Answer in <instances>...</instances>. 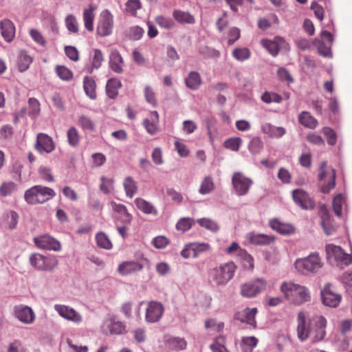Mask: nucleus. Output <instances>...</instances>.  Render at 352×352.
Masks as SVG:
<instances>
[{
    "label": "nucleus",
    "instance_id": "1",
    "mask_svg": "<svg viewBox=\"0 0 352 352\" xmlns=\"http://www.w3.org/2000/svg\"><path fill=\"white\" fill-rule=\"evenodd\" d=\"M297 320V336L300 341L304 342L309 338L311 342L315 343L324 339L327 326L324 316H317L309 319L305 312L300 311L298 314Z\"/></svg>",
    "mask_w": 352,
    "mask_h": 352
},
{
    "label": "nucleus",
    "instance_id": "2",
    "mask_svg": "<svg viewBox=\"0 0 352 352\" xmlns=\"http://www.w3.org/2000/svg\"><path fill=\"white\" fill-rule=\"evenodd\" d=\"M280 290L287 300L295 305H301L311 299L310 292L307 287L293 282L282 283Z\"/></svg>",
    "mask_w": 352,
    "mask_h": 352
},
{
    "label": "nucleus",
    "instance_id": "3",
    "mask_svg": "<svg viewBox=\"0 0 352 352\" xmlns=\"http://www.w3.org/2000/svg\"><path fill=\"white\" fill-rule=\"evenodd\" d=\"M235 270L234 263L228 262L212 269L210 271L209 277L216 285L224 286L232 278Z\"/></svg>",
    "mask_w": 352,
    "mask_h": 352
},
{
    "label": "nucleus",
    "instance_id": "4",
    "mask_svg": "<svg viewBox=\"0 0 352 352\" xmlns=\"http://www.w3.org/2000/svg\"><path fill=\"white\" fill-rule=\"evenodd\" d=\"M56 195L54 190L49 187L34 186L27 190L24 197L29 204H43Z\"/></svg>",
    "mask_w": 352,
    "mask_h": 352
},
{
    "label": "nucleus",
    "instance_id": "5",
    "mask_svg": "<svg viewBox=\"0 0 352 352\" xmlns=\"http://www.w3.org/2000/svg\"><path fill=\"white\" fill-rule=\"evenodd\" d=\"M294 265L302 274H315L322 267V262L319 254L314 252L307 257L296 259Z\"/></svg>",
    "mask_w": 352,
    "mask_h": 352
},
{
    "label": "nucleus",
    "instance_id": "6",
    "mask_svg": "<svg viewBox=\"0 0 352 352\" xmlns=\"http://www.w3.org/2000/svg\"><path fill=\"white\" fill-rule=\"evenodd\" d=\"M318 179L322 182L320 190L322 193H329L336 186V172L332 167L327 166V162L320 163Z\"/></svg>",
    "mask_w": 352,
    "mask_h": 352
},
{
    "label": "nucleus",
    "instance_id": "7",
    "mask_svg": "<svg viewBox=\"0 0 352 352\" xmlns=\"http://www.w3.org/2000/svg\"><path fill=\"white\" fill-rule=\"evenodd\" d=\"M325 249L329 261L338 267L343 268L351 263V256L345 253L340 246L327 244Z\"/></svg>",
    "mask_w": 352,
    "mask_h": 352
},
{
    "label": "nucleus",
    "instance_id": "8",
    "mask_svg": "<svg viewBox=\"0 0 352 352\" xmlns=\"http://www.w3.org/2000/svg\"><path fill=\"white\" fill-rule=\"evenodd\" d=\"M30 265L38 271L54 270L58 265V260L53 256H45L39 253H34L30 255Z\"/></svg>",
    "mask_w": 352,
    "mask_h": 352
},
{
    "label": "nucleus",
    "instance_id": "9",
    "mask_svg": "<svg viewBox=\"0 0 352 352\" xmlns=\"http://www.w3.org/2000/svg\"><path fill=\"white\" fill-rule=\"evenodd\" d=\"M253 180L245 176L242 172H234L232 176V185L234 194L241 197L248 194Z\"/></svg>",
    "mask_w": 352,
    "mask_h": 352
},
{
    "label": "nucleus",
    "instance_id": "10",
    "mask_svg": "<svg viewBox=\"0 0 352 352\" xmlns=\"http://www.w3.org/2000/svg\"><path fill=\"white\" fill-rule=\"evenodd\" d=\"M266 282L262 278L245 283L241 286V294L246 298H254L265 289Z\"/></svg>",
    "mask_w": 352,
    "mask_h": 352
},
{
    "label": "nucleus",
    "instance_id": "11",
    "mask_svg": "<svg viewBox=\"0 0 352 352\" xmlns=\"http://www.w3.org/2000/svg\"><path fill=\"white\" fill-rule=\"evenodd\" d=\"M113 28V16L108 10L102 11L97 25V34L100 36H107L112 33Z\"/></svg>",
    "mask_w": 352,
    "mask_h": 352
},
{
    "label": "nucleus",
    "instance_id": "12",
    "mask_svg": "<svg viewBox=\"0 0 352 352\" xmlns=\"http://www.w3.org/2000/svg\"><path fill=\"white\" fill-rule=\"evenodd\" d=\"M210 245L208 243H189L186 244L181 252V255L184 258H188L191 256L197 258L200 254L210 252Z\"/></svg>",
    "mask_w": 352,
    "mask_h": 352
},
{
    "label": "nucleus",
    "instance_id": "13",
    "mask_svg": "<svg viewBox=\"0 0 352 352\" xmlns=\"http://www.w3.org/2000/svg\"><path fill=\"white\" fill-rule=\"evenodd\" d=\"M35 245L42 250L60 251L61 250L60 243L49 234H43L36 236L33 239Z\"/></svg>",
    "mask_w": 352,
    "mask_h": 352
},
{
    "label": "nucleus",
    "instance_id": "14",
    "mask_svg": "<svg viewBox=\"0 0 352 352\" xmlns=\"http://www.w3.org/2000/svg\"><path fill=\"white\" fill-rule=\"evenodd\" d=\"M54 309L60 317L68 321L75 324H80L82 321V316L74 309L67 305L56 304Z\"/></svg>",
    "mask_w": 352,
    "mask_h": 352
},
{
    "label": "nucleus",
    "instance_id": "15",
    "mask_svg": "<svg viewBox=\"0 0 352 352\" xmlns=\"http://www.w3.org/2000/svg\"><path fill=\"white\" fill-rule=\"evenodd\" d=\"M13 313L14 317L23 324H30L35 320L34 311L27 305H18L14 306Z\"/></svg>",
    "mask_w": 352,
    "mask_h": 352
},
{
    "label": "nucleus",
    "instance_id": "16",
    "mask_svg": "<svg viewBox=\"0 0 352 352\" xmlns=\"http://www.w3.org/2000/svg\"><path fill=\"white\" fill-rule=\"evenodd\" d=\"M321 296L323 304L326 306L336 307L340 300L341 296L334 292L331 284L327 283L321 291Z\"/></svg>",
    "mask_w": 352,
    "mask_h": 352
},
{
    "label": "nucleus",
    "instance_id": "17",
    "mask_svg": "<svg viewBox=\"0 0 352 352\" xmlns=\"http://www.w3.org/2000/svg\"><path fill=\"white\" fill-rule=\"evenodd\" d=\"M164 311L162 303L157 301L149 302L146 310V321L149 323L158 322L163 316Z\"/></svg>",
    "mask_w": 352,
    "mask_h": 352
},
{
    "label": "nucleus",
    "instance_id": "18",
    "mask_svg": "<svg viewBox=\"0 0 352 352\" xmlns=\"http://www.w3.org/2000/svg\"><path fill=\"white\" fill-rule=\"evenodd\" d=\"M292 196L295 203L302 209L311 210L315 206L314 200L302 190L296 189L293 190Z\"/></svg>",
    "mask_w": 352,
    "mask_h": 352
},
{
    "label": "nucleus",
    "instance_id": "19",
    "mask_svg": "<svg viewBox=\"0 0 352 352\" xmlns=\"http://www.w3.org/2000/svg\"><path fill=\"white\" fill-rule=\"evenodd\" d=\"M257 313L256 308H245L234 314V319L241 322H245L252 327L255 328L256 322L255 316Z\"/></svg>",
    "mask_w": 352,
    "mask_h": 352
},
{
    "label": "nucleus",
    "instance_id": "20",
    "mask_svg": "<svg viewBox=\"0 0 352 352\" xmlns=\"http://www.w3.org/2000/svg\"><path fill=\"white\" fill-rule=\"evenodd\" d=\"M321 217V226L327 235H331L336 231V226L333 223V219L324 205L320 207Z\"/></svg>",
    "mask_w": 352,
    "mask_h": 352
},
{
    "label": "nucleus",
    "instance_id": "21",
    "mask_svg": "<svg viewBox=\"0 0 352 352\" xmlns=\"http://www.w3.org/2000/svg\"><path fill=\"white\" fill-rule=\"evenodd\" d=\"M36 148L40 153H50L54 149V144L51 137L45 133H38L36 138Z\"/></svg>",
    "mask_w": 352,
    "mask_h": 352
},
{
    "label": "nucleus",
    "instance_id": "22",
    "mask_svg": "<svg viewBox=\"0 0 352 352\" xmlns=\"http://www.w3.org/2000/svg\"><path fill=\"white\" fill-rule=\"evenodd\" d=\"M104 326L106 327L110 333L113 335L122 334L126 331L125 324L122 322L118 320L114 316L105 319Z\"/></svg>",
    "mask_w": 352,
    "mask_h": 352
},
{
    "label": "nucleus",
    "instance_id": "23",
    "mask_svg": "<svg viewBox=\"0 0 352 352\" xmlns=\"http://www.w3.org/2000/svg\"><path fill=\"white\" fill-rule=\"evenodd\" d=\"M1 34L6 42H11L15 35V27L9 19H5L0 21Z\"/></svg>",
    "mask_w": 352,
    "mask_h": 352
},
{
    "label": "nucleus",
    "instance_id": "24",
    "mask_svg": "<svg viewBox=\"0 0 352 352\" xmlns=\"http://www.w3.org/2000/svg\"><path fill=\"white\" fill-rule=\"evenodd\" d=\"M109 65L110 68L117 74L123 72L124 60L117 50H111L109 54Z\"/></svg>",
    "mask_w": 352,
    "mask_h": 352
},
{
    "label": "nucleus",
    "instance_id": "25",
    "mask_svg": "<svg viewBox=\"0 0 352 352\" xmlns=\"http://www.w3.org/2000/svg\"><path fill=\"white\" fill-rule=\"evenodd\" d=\"M90 62L91 65L85 68L86 71L89 74L93 73L95 69H98L102 65L104 61V56L100 50L94 49L90 52Z\"/></svg>",
    "mask_w": 352,
    "mask_h": 352
},
{
    "label": "nucleus",
    "instance_id": "26",
    "mask_svg": "<svg viewBox=\"0 0 352 352\" xmlns=\"http://www.w3.org/2000/svg\"><path fill=\"white\" fill-rule=\"evenodd\" d=\"M142 267L137 261H125L119 265L118 271L122 275H128L140 271Z\"/></svg>",
    "mask_w": 352,
    "mask_h": 352
},
{
    "label": "nucleus",
    "instance_id": "27",
    "mask_svg": "<svg viewBox=\"0 0 352 352\" xmlns=\"http://www.w3.org/2000/svg\"><path fill=\"white\" fill-rule=\"evenodd\" d=\"M261 131L270 138H280L285 133V128L282 126H276L267 122L262 124Z\"/></svg>",
    "mask_w": 352,
    "mask_h": 352
},
{
    "label": "nucleus",
    "instance_id": "28",
    "mask_svg": "<svg viewBox=\"0 0 352 352\" xmlns=\"http://www.w3.org/2000/svg\"><path fill=\"white\" fill-rule=\"evenodd\" d=\"M246 238L251 243L254 245H267L274 240L272 236L255 232L248 233Z\"/></svg>",
    "mask_w": 352,
    "mask_h": 352
},
{
    "label": "nucleus",
    "instance_id": "29",
    "mask_svg": "<svg viewBox=\"0 0 352 352\" xmlns=\"http://www.w3.org/2000/svg\"><path fill=\"white\" fill-rule=\"evenodd\" d=\"M299 123L303 126L314 129L318 124V120L308 111H302L298 117Z\"/></svg>",
    "mask_w": 352,
    "mask_h": 352
},
{
    "label": "nucleus",
    "instance_id": "30",
    "mask_svg": "<svg viewBox=\"0 0 352 352\" xmlns=\"http://www.w3.org/2000/svg\"><path fill=\"white\" fill-rule=\"evenodd\" d=\"M134 202L136 207L144 214H157V210L155 206L145 199L138 197L135 199Z\"/></svg>",
    "mask_w": 352,
    "mask_h": 352
},
{
    "label": "nucleus",
    "instance_id": "31",
    "mask_svg": "<svg viewBox=\"0 0 352 352\" xmlns=\"http://www.w3.org/2000/svg\"><path fill=\"white\" fill-rule=\"evenodd\" d=\"M270 224L274 230L281 234H289L294 232V228L292 225L282 223L276 219L272 220Z\"/></svg>",
    "mask_w": 352,
    "mask_h": 352
},
{
    "label": "nucleus",
    "instance_id": "32",
    "mask_svg": "<svg viewBox=\"0 0 352 352\" xmlns=\"http://www.w3.org/2000/svg\"><path fill=\"white\" fill-rule=\"evenodd\" d=\"M201 78L197 72H190L185 78L186 86L191 90H197L201 85Z\"/></svg>",
    "mask_w": 352,
    "mask_h": 352
},
{
    "label": "nucleus",
    "instance_id": "33",
    "mask_svg": "<svg viewBox=\"0 0 352 352\" xmlns=\"http://www.w3.org/2000/svg\"><path fill=\"white\" fill-rule=\"evenodd\" d=\"M158 113L157 111H152L150 113V119L144 120V126L146 131L151 134H155L157 131Z\"/></svg>",
    "mask_w": 352,
    "mask_h": 352
},
{
    "label": "nucleus",
    "instance_id": "34",
    "mask_svg": "<svg viewBox=\"0 0 352 352\" xmlns=\"http://www.w3.org/2000/svg\"><path fill=\"white\" fill-rule=\"evenodd\" d=\"M166 344L169 349L173 351H181L186 348L187 343L184 338L179 337H172L166 340Z\"/></svg>",
    "mask_w": 352,
    "mask_h": 352
},
{
    "label": "nucleus",
    "instance_id": "35",
    "mask_svg": "<svg viewBox=\"0 0 352 352\" xmlns=\"http://www.w3.org/2000/svg\"><path fill=\"white\" fill-rule=\"evenodd\" d=\"M95 6L91 5L89 8L85 9L83 12V21L85 28L89 32L94 30V19L95 17Z\"/></svg>",
    "mask_w": 352,
    "mask_h": 352
},
{
    "label": "nucleus",
    "instance_id": "36",
    "mask_svg": "<svg viewBox=\"0 0 352 352\" xmlns=\"http://www.w3.org/2000/svg\"><path fill=\"white\" fill-rule=\"evenodd\" d=\"M123 187L126 196L129 198H132L138 191V184L131 176L124 179Z\"/></svg>",
    "mask_w": 352,
    "mask_h": 352
},
{
    "label": "nucleus",
    "instance_id": "37",
    "mask_svg": "<svg viewBox=\"0 0 352 352\" xmlns=\"http://www.w3.org/2000/svg\"><path fill=\"white\" fill-rule=\"evenodd\" d=\"M278 41H283V40L280 37H276L274 41L263 39L261 44L273 56H275L280 51Z\"/></svg>",
    "mask_w": 352,
    "mask_h": 352
},
{
    "label": "nucleus",
    "instance_id": "38",
    "mask_svg": "<svg viewBox=\"0 0 352 352\" xmlns=\"http://www.w3.org/2000/svg\"><path fill=\"white\" fill-rule=\"evenodd\" d=\"M121 82L117 78L109 79L106 85L107 96L111 98H115L118 94V89L121 87Z\"/></svg>",
    "mask_w": 352,
    "mask_h": 352
},
{
    "label": "nucleus",
    "instance_id": "39",
    "mask_svg": "<svg viewBox=\"0 0 352 352\" xmlns=\"http://www.w3.org/2000/svg\"><path fill=\"white\" fill-rule=\"evenodd\" d=\"M83 87L86 94L91 98H96V84L92 77L85 76L83 80Z\"/></svg>",
    "mask_w": 352,
    "mask_h": 352
},
{
    "label": "nucleus",
    "instance_id": "40",
    "mask_svg": "<svg viewBox=\"0 0 352 352\" xmlns=\"http://www.w3.org/2000/svg\"><path fill=\"white\" fill-rule=\"evenodd\" d=\"M173 18L180 23L193 24L195 19L189 12H184L179 10H175L173 12Z\"/></svg>",
    "mask_w": 352,
    "mask_h": 352
},
{
    "label": "nucleus",
    "instance_id": "41",
    "mask_svg": "<svg viewBox=\"0 0 352 352\" xmlns=\"http://www.w3.org/2000/svg\"><path fill=\"white\" fill-rule=\"evenodd\" d=\"M41 104L35 98H30L28 100V114L32 119H36L40 114Z\"/></svg>",
    "mask_w": 352,
    "mask_h": 352
},
{
    "label": "nucleus",
    "instance_id": "42",
    "mask_svg": "<svg viewBox=\"0 0 352 352\" xmlns=\"http://www.w3.org/2000/svg\"><path fill=\"white\" fill-rule=\"evenodd\" d=\"M32 58L26 52H21L18 56L17 65L20 72H23L29 68Z\"/></svg>",
    "mask_w": 352,
    "mask_h": 352
},
{
    "label": "nucleus",
    "instance_id": "43",
    "mask_svg": "<svg viewBox=\"0 0 352 352\" xmlns=\"http://www.w3.org/2000/svg\"><path fill=\"white\" fill-rule=\"evenodd\" d=\"M238 257L242 262L243 267L248 270H253L254 268V258L248 253L244 249H240L237 254Z\"/></svg>",
    "mask_w": 352,
    "mask_h": 352
},
{
    "label": "nucleus",
    "instance_id": "44",
    "mask_svg": "<svg viewBox=\"0 0 352 352\" xmlns=\"http://www.w3.org/2000/svg\"><path fill=\"white\" fill-rule=\"evenodd\" d=\"M112 209L120 214L124 218L126 223H130L132 219V215L128 212L126 207L121 204H116L114 201L110 203Z\"/></svg>",
    "mask_w": 352,
    "mask_h": 352
},
{
    "label": "nucleus",
    "instance_id": "45",
    "mask_svg": "<svg viewBox=\"0 0 352 352\" xmlns=\"http://www.w3.org/2000/svg\"><path fill=\"white\" fill-rule=\"evenodd\" d=\"M214 189V184L210 176H206L202 180L199 192L201 195H207L210 193Z\"/></svg>",
    "mask_w": 352,
    "mask_h": 352
},
{
    "label": "nucleus",
    "instance_id": "46",
    "mask_svg": "<svg viewBox=\"0 0 352 352\" xmlns=\"http://www.w3.org/2000/svg\"><path fill=\"white\" fill-rule=\"evenodd\" d=\"M261 100L266 104H270L272 102L280 103L283 100V98L277 93L273 91H265L261 95Z\"/></svg>",
    "mask_w": 352,
    "mask_h": 352
},
{
    "label": "nucleus",
    "instance_id": "47",
    "mask_svg": "<svg viewBox=\"0 0 352 352\" xmlns=\"http://www.w3.org/2000/svg\"><path fill=\"white\" fill-rule=\"evenodd\" d=\"M258 340L254 336L243 337L241 339L242 350L243 352H252L257 345Z\"/></svg>",
    "mask_w": 352,
    "mask_h": 352
},
{
    "label": "nucleus",
    "instance_id": "48",
    "mask_svg": "<svg viewBox=\"0 0 352 352\" xmlns=\"http://www.w3.org/2000/svg\"><path fill=\"white\" fill-rule=\"evenodd\" d=\"M195 220L190 217L181 218L176 224V229L182 232L190 230L195 225Z\"/></svg>",
    "mask_w": 352,
    "mask_h": 352
},
{
    "label": "nucleus",
    "instance_id": "49",
    "mask_svg": "<svg viewBox=\"0 0 352 352\" xmlns=\"http://www.w3.org/2000/svg\"><path fill=\"white\" fill-rule=\"evenodd\" d=\"M144 34V29L138 25L132 26L129 28L126 31V36L129 38V39L132 41L140 40L143 36Z\"/></svg>",
    "mask_w": 352,
    "mask_h": 352
},
{
    "label": "nucleus",
    "instance_id": "50",
    "mask_svg": "<svg viewBox=\"0 0 352 352\" xmlns=\"http://www.w3.org/2000/svg\"><path fill=\"white\" fill-rule=\"evenodd\" d=\"M101 184L100 185V189L104 194H110L114 190V180L112 178H108L104 176L100 178Z\"/></svg>",
    "mask_w": 352,
    "mask_h": 352
},
{
    "label": "nucleus",
    "instance_id": "51",
    "mask_svg": "<svg viewBox=\"0 0 352 352\" xmlns=\"http://www.w3.org/2000/svg\"><path fill=\"white\" fill-rule=\"evenodd\" d=\"M249 151L253 154L256 155L260 153L263 148V143L262 140L258 137H254L248 144Z\"/></svg>",
    "mask_w": 352,
    "mask_h": 352
},
{
    "label": "nucleus",
    "instance_id": "52",
    "mask_svg": "<svg viewBox=\"0 0 352 352\" xmlns=\"http://www.w3.org/2000/svg\"><path fill=\"white\" fill-rule=\"evenodd\" d=\"M155 21L160 27L166 30L172 29L175 25L172 19L163 15L157 16L155 19Z\"/></svg>",
    "mask_w": 352,
    "mask_h": 352
},
{
    "label": "nucleus",
    "instance_id": "53",
    "mask_svg": "<svg viewBox=\"0 0 352 352\" xmlns=\"http://www.w3.org/2000/svg\"><path fill=\"white\" fill-rule=\"evenodd\" d=\"M243 143V140L239 137L231 138L227 139L224 143L223 146L225 148L230 149L232 151H238Z\"/></svg>",
    "mask_w": 352,
    "mask_h": 352
},
{
    "label": "nucleus",
    "instance_id": "54",
    "mask_svg": "<svg viewBox=\"0 0 352 352\" xmlns=\"http://www.w3.org/2000/svg\"><path fill=\"white\" fill-rule=\"evenodd\" d=\"M345 201L344 197L342 194H338L332 201L333 209L338 217H341L342 210V204Z\"/></svg>",
    "mask_w": 352,
    "mask_h": 352
},
{
    "label": "nucleus",
    "instance_id": "55",
    "mask_svg": "<svg viewBox=\"0 0 352 352\" xmlns=\"http://www.w3.org/2000/svg\"><path fill=\"white\" fill-rule=\"evenodd\" d=\"M197 223L199 225L210 231L216 232L219 230V226L214 221L208 219V218H201L197 219Z\"/></svg>",
    "mask_w": 352,
    "mask_h": 352
},
{
    "label": "nucleus",
    "instance_id": "56",
    "mask_svg": "<svg viewBox=\"0 0 352 352\" xmlns=\"http://www.w3.org/2000/svg\"><path fill=\"white\" fill-rule=\"evenodd\" d=\"M125 11L126 13L135 16L137 11L142 7L140 0H128L125 4Z\"/></svg>",
    "mask_w": 352,
    "mask_h": 352
},
{
    "label": "nucleus",
    "instance_id": "57",
    "mask_svg": "<svg viewBox=\"0 0 352 352\" xmlns=\"http://www.w3.org/2000/svg\"><path fill=\"white\" fill-rule=\"evenodd\" d=\"M97 245L104 249L109 250L112 244L108 236L103 232H99L96 235Z\"/></svg>",
    "mask_w": 352,
    "mask_h": 352
},
{
    "label": "nucleus",
    "instance_id": "58",
    "mask_svg": "<svg viewBox=\"0 0 352 352\" xmlns=\"http://www.w3.org/2000/svg\"><path fill=\"white\" fill-rule=\"evenodd\" d=\"M232 56L239 61L248 59L250 56V52L247 47H238L232 51Z\"/></svg>",
    "mask_w": 352,
    "mask_h": 352
},
{
    "label": "nucleus",
    "instance_id": "59",
    "mask_svg": "<svg viewBox=\"0 0 352 352\" xmlns=\"http://www.w3.org/2000/svg\"><path fill=\"white\" fill-rule=\"evenodd\" d=\"M67 140L69 145L76 146L80 141V135L77 129L72 126L69 129L67 133Z\"/></svg>",
    "mask_w": 352,
    "mask_h": 352
},
{
    "label": "nucleus",
    "instance_id": "60",
    "mask_svg": "<svg viewBox=\"0 0 352 352\" xmlns=\"http://www.w3.org/2000/svg\"><path fill=\"white\" fill-rule=\"evenodd\" d=\"M65 25L67 30L72 33L78 32V23L76 18L73 14H69L65 18Z\"/></svg>",
    "mask_w": 352,
    "mask_h": 352
},
{
    "label": "nucleus",
    "instance_id": "61",
    "mask_svg": "<svg viewBox=\"0 0 352 352\" xmlns=\"http://www.w3.org/2000/svg\"><path fill=\"white\" fill-rule=\"evenodd\" d=\"M16 190V185L12 182L3 183L0 186V194L4 197L11 195Z\"/></svg>",
    "mask_w": 352,
    "mask_h": 352
},
{
    "label": "nucleus",
    "instance_id": "62",
    "mask_svg": "<svg viewBox=\"0 0 352 352\" xmlns=\"http://www.w3.org/2000/svg\"><path fill=\"white\" fill-rule=\"evenodd\" d=\"M314 44L318 48V53L324 57H331V47L327 46L323 41L320 40H315Z\"/></svg>",
    "mask_w": 352,
    "mask_h": 352
},
{
    "label": "nucleus",
    "instance_id": "63",
    "mask_svg": "<svg viewBox=\"0 0 352 352\" xmlns=\"http://www.w3.org/2000/svg\"><path fill=\"white\" fill-rule=\"evenodd\" d=\"M56 72L58 77L63 80H69L73 77V73L65 66H57Z\"/></svg>",
    "mask_w": 352,
    "mask_h": 352
},
{
    "label": "nucleus",
    "instance_id": "64",
    "mask_svg": "<svg viewBox=\"0 0 352 352\" xmlns=\"http://www.w3.org/2000/svg\"><path fill=\"white\" fill-rule=\"evenodd\" d=\"M342 283L344 285L346 292L349 296H352V272L344 273L340 278Z\"/></svg>",
    "mask_w": 352,
    "mask_h": 352
}]
</instances>
